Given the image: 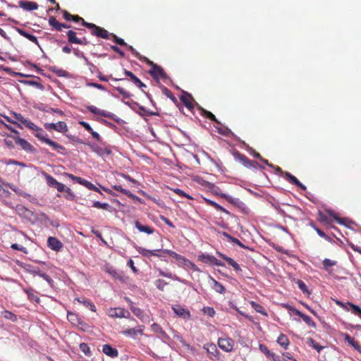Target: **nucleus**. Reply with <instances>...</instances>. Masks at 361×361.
Here are the masks:
<instances>
[{"label": "nucleus", "instance_id": "obj_1", "mask_svg": "<svg viewBox=\"0 0 361 361\" xmlns=\"http://www.w3.org/2000/svg\"><path fill=\"white\" fill-rule=\"evenodd\" d=\"M128 47L136 58L152 67V68L149 71V73L154 80H159V79L164 80L167 78L166 73L161 66H158L157 63H154L146 56L140 55L132 46H128Z\"/></svg>", "mask_w": 361, "mask_h": 361}, {"label": "nucleus", "instance_id": "obj_2", "mask_svg": "<svg viewBox=\"0 0 361 361\" xmlns=\"http://www.w3.org/2000/svg\"><path fill=\"white\" fill-rule=\"evenodd\" d=\"M43 174L47 180V183L49 187L56 188L60 192H66L67 195L66 196V198L68 200H72L74 197V195L69 188L66 187L64 184L58 182L51 175L47 173H43Z\"/></svg>", "mask_w": 361, "mask_h": 361}, {"label": "nucleus", "instance_id": "obj_3", "mask_svg": "<svg viewBox=\"0 0 361 361\" xmlns=\"http://www.w3.org/2000/svg\"><path fill=\"white\" fill-rule=\"evenodd\" d=\"M163 252L174 258L178 263L184 265L195 271H200V269L191 261L187 259L184 256L176 253L174 251L165 249Z\"/></svg>", "mask_w": 361, "mask_h": 361}, {"label": "nucleus", "instance_id": "obj_4", "mask_svg": "<svg viewBox=\"0 0 361 361\" xmlns=\"http://www.w3.org/2000/svg\"><path fill=\"white\" fill-rule=\"evenodd\" d=\"M85 145H87L93 152L96 153L99 157L109 156L112 154V147L106 145L104 143H102V145H99L95 143L87 142L85 143Z\"/></svg>", "mask_w": 361, "mask_h": 361}, {"label": "nucleus", "instance_id": "obj_5", "mask_svg": "<svg viewBox=\"0 0 361 361\" xmlns=\"http://www.w3.org/2000/svg\"><path fill=\"white\" fill-rule=\"evenodd\" d=\"M85 27H87L91 30V34L97 37H101L105 39H111V34L105 30L104 27L97 26V25L89 23L85 24Z\"/></svg>", "mask_w": 361, "mask_h": 361}, {"label": "nucleus", "instance_id": "obj_6", "mask_svg": "<svg viewBox=\"0 0 361 361\" xmlns=\"http://www.w3.org/2000/svg\"><path fill=\"white\" fill-rule=\"evenodd\" d=\"M68 42L70 44H76L80 45L86 46L89 44L90 42L86 37L79 38L77 37V33L73 30H68L66 32Z\"/></svg>", "mask_w": 361, "mask_h": 361}, {"label": "nucleus", "instance_id": "obj_7", "mask_svg": "<svg viewBox=\"0 0 361 361\" xmlns=\"http://www.w3.org/2000/svg\"><path fill=\"white\" fill-rule=\"evenodd\" d=\"M171 308L177 317L182 318L185 321H188L191 318L190 311L180 305H172Z\"/></svg>", "mask_w": 361, "mask_h": 361}, {"label": "nucleus", "instance_id": "obj_8", "mask_svg": "<svg viewBox=\"0 0 361 361\" xmlns=\"http://www.w3.org/2000/svg\"><path fill=\"white\" fill-rule=\"evenodd\" d=\"M235 341L229 337L219 338L218 339V345L224 351L228 353L233 349Z\"/></svg>", "mask_w": 361, "mask_h": 361}, {"label": "nucleus", "instance_id": "obj_9", "mask_svg": "<svg viewBox=\"0 0 361 361\" xmlns=\"http://www.w3.org/2000/svg\"><path fill=\"white\" fill-rule=\"evenodd\" d=\"M108 315L112 318H129L130 317L128 311L121 307L110 308L108 310Z\"/></svg>", "mask_w": 361, "mask_h": 361}, {"label": "nucleus", "instance_id": "obj_10", "mask_svg": "<svg viewBox=\"0 0 361 361\" xmlns=\"http://www.w3.org/2000/svg\"><path fill=\"white\" fill-rule=\"evenodd\" d=\"M198 259L205 264L216 265L219 267L224 266V264L220 260L217 259L215 257L208 254H202L198 256Z\"/></svg>", "mask_w": 361, "mask_h": 361}, {"label": "nucleus", "instance_id": "obj_11", "mask_svg": "<svg viewBox=\"0 0 361 361\" xmlns=\"http://www.w3.org/2000/svg\"><path fill=\"white\" fill-rule=\"evenodd\" d=\"M44 127L47 130H54L59 133H66L68 131V126L63 121H59L56 123H45Z\"/></svg>", "mask_w": 361, "mask_h": 361}, {"label": "nucleus", "instance_id": "obj_12", "mask_svg": "<svg viewBox=\"0 0 361 361\" xmlns=\"http://www.w3.org/2000/svg\"><path fill=\"white\" fill-rule=\"evenodd\" d=\"M336 302L346 310H351L352 312L361 317V308L358 305H353L350 302L343 303L339 300H336Z\"/></svg>", "mask_w": 361, "mask_h": 361}, {"label": "nucleus", "instance_id": "obj_13", "mask_svg": "<svg viewBox=\"0 0 361 361\" xmlns=\"http://www.w3.org/2000/svg\"><path fill=\"white\" fill-rule=\"evenodd\" d=\"M63 18L67 21H73L75 23H81V24L85 26V24L89 23L86 22L82 17L78 15H72L69 13L67 11L63 10L62 11Z\"/></svg>", "mask_w": 361, "mask_h": 361}, {"label": "nucleus", "instance_id": "obj_14", "mask_svg": "<svg viewBox=\"0 0 361 361\" xmlns=\"http://www.w3.org/2000/svg\"><path fill=\"white\" fill-rule=\"evenodd\" d=\"M48 247L56 252H59L63 247L62 243L55 237H49L47 239Z\"/></svg>", "mask_w": 361, "mask_h": 361}, {"label": "nucleus", "instance_id": "obj_15", "mask_svg": "<svg viewBox=\"0 0 361 361\" xmlns=\"http://www.w3.org/2000/svg\"><path fill=\"white\" fill-rule=\"evenodd\" d=\"M49 24L57 31H61L63 28L68 29L71 27L69 25L59 23L54 16L49 17Z\"/></svg>", "mask_w": 361, "mask_h": 361}, {"label": "nucleus", "instance_id": "obj_16", "mask_svg": "<svg viewBox=\"0 0 361 361\" xmlns=\"http://www.w3.org/2000/svg\"><path fill=\"white\" fill-rule=\"evenodd\" d=\"M13 139L15 140L16 144L21 147L23 149L27 152L33 151V146L25 139L20 138L18 136L13 137Z\"/></svg>", "mask_w": 361, "mask_h": 361}, {"label": "nucleus", "instance_id": "obj_17", "mask_svg": "<svg viewBox=\"0 0 361 361\" xmlns=\"http://www.w3.org/2000/svg\"><path fill=\"white\" fill-rule=\"evenodd\" d=\"M285 178L290 183L299 187L302 190H306V189H307L306 186L305 185H303L295 176L292 175L290 173L286 172Z\"/></svg>", "mask_w": 361, "mask_h": 361}, {"label": "nucleus", "instance_id": "obj_18", "mask_svg": "<svg viewBox=\"0 0 361 361\" xmlns=\"http://www.w3.org/2000/svg\"><path fill=\"white\" fill-rule=\"evenodd\" d=\"M79 124L82 126L87 131H88L92 136L94 139L97 141L102 142V140L99 134L93 130L90 125L85 121H79Z\"/></svg>", "mask_w": 361, "mask_h": 361}, {"label": "nucleus", "instance_id": "obj_19", "mask_svg": "<svg viewBox=\"0 0 361 361\" xmlns=\"http://www.w3.org/2000/svg\"><path fill=\"white\" fill-rule=\"evenodd\" d=\"M102 352L111 358L117 357L118 355V351L117 350V349L115 348H113L109 344L103 345Z\"/></svg>", "mask_w": 361, "mask_h": 361}, {"label": "nucleus", "instance_id": "obj_20", "mask_svg": "<svg viewBox=\"0 0 361 361\" xmlns=\"http://www.w3.org/2000/svg\"><path fill=\"white\" fill-rule=\"evenodd\" d=\"M19 6L26 11L37 10L39 7L38 4L34 1H19Z\"/></svg>", "mask_w": 361, "mask_h": 361}, {"label": "nucleus", "instance_id": "obj_21", "mask_svg": "<svg viewBox=\"0 0 361 361\" xmlns=\"http://www.w3.org/2000/svg\"><path fill=\"white\" fill-rule=\"evenodd\" d=\"M106 271L110 274V276H111L113 279L115 280H118L122 283H126L129 280L128 276L118 273L115 269H107Z\"/></svg>", "mask_w": 361, "mask_h": 361}, {"label": "nucleus", "instance_id": "obj_22", "mask_svg": "<svg viewBox=\"0 0 361 361\" xmlns=\"http://www.w3.org/2000/svg\"><path fill=\"white\" fill-rule=\"evenodd\" d=\"M180 99L188 109H193L194 99L190 94L184 92L183 94L180 97Z\"/></svg>", "mask_w": 361, "mask_h": 361}, {"label": "nucleus", "instance_id": "obj_23", "mask_svg": "<svg viewBox=\"0 0 361 361\" xmlns=\"http://www.w3.org/2000/svg\"><path fill=\"white\" fill-rule=\"evenodd\" d=\"M135 226L140 232L145 233L149 235L152 234L154 232V228L153 227L143 225L139 221H135Z\"/></svg>", "mask_w": 361, "mask_h": 361}, {"label": "nucleus", "instance_id": "obj_24", "mask_svg": "<svg viewBox=\"0 0 361 361\" xmlns=\"http://www.w3.org/2000/svg\"><path fill=\"white\" fill-rule=\"evenodd\" d=\"M124 74L129 77L132 82L138 87H146V85L136 76L131 71L128 70H124Z\"/></svg>", "mask_w": 361, "mask_h": 361}, {"label": "nucleus", "instance_id": "obj_25", "mask_svg": "<svg viewBox=\"0 0 361 361\" xmlns=\"http://www.w3.org/2000/svg\"><path fill=\"white\" fill-rule=\"evenodd\" d=\"M236 158L246 167L250 168L254 167L255 162L249 159L245 155L237 152Z\"/></svg>", "mask_w": 361, "mask_h": 361}, {"label": "nucleus", "instance_id": "obj_26", "mask_svg": "<svg viewBox=\"0 0 361 361\" xmlns=\"http://www.w3.org/2000/svg\"><path fill=\"white\" fill-rule=\"evenodd\" d=\"M217 255L219 257H221L222 259L226 260V262L228 263V264L230 265L231 267H232L235 271H241V268H240V265L235 261H234L232 258L228 257L226 256L225 255H224L221 252H217Z\"/></svg>", "mask_w": 361, "mask_h": 361}, {"label": "nucleus", "instance_id": "obj_27", "mask_svg": "<svg viewBox=\"0 0 361 361\" xmlns=\"http://www.w3.org/2000/svg\"><path fill=\"white\" fill-rule=\"evenodd\" d=\"M293 312L295 314L300 317L307 325L312 327H316V323L310 317L303 314L302 312L296 309L293 310Z\"/></svg>", "mask_w": 361, "mask_h": 361}, {"label": "nucleus", "instance_id": "obj_28", "mask_svg": "<svg viewBox=\"0 0 361 361\" xmlns=\"http://www.w3.org/2000/svg\"><path fill=\"white\" fill-rule=\"evenodd\" d=\"M326 212L341 225H345L346 222L348 221L347 219L339 217L338 214L332 209H326Z\"/></svg>", "mask_w": 361, "mask_h": 361}, {"label": "nucleus", "instance_id": "obj_29", "mask_svg": "<svg viewBox=\"0 0 361 361\" xmlns=\"http://www.w3.org/2000/svg\"><path fill=\"white\" fill-rule=\"evenodd\" d=\"M44 143L48 145L49 146H50L54 150L56 151L59 153L63 154L62 151L65 150V147H63L62 145H59L56 142H54V141L51 140L49 137H48L47 140H46Z\"/></svg>", "mask_w": 361, "mask_h": 361}, {"label": "nucleus", "instance_id": "obj_30", "mask_svg": "<svg viewBox=\"0 0 361 361\" xmlns=\"http://www.w3.org/2000/svg\"><path fill=\"white\" fill-rule=\"evenodd\" d=\"M88 111L95 115L102 116L104 117H109V113L105 110H101L94 106H87Z\"/></svg>", "mask_w": 361, "mask_h": 361}, {"label": "nucleus", "instance_id": "obj_31", "mask_svg": "<svg viewBox=\"0 0 361 361\" xmlns=\"http://www.w3.org/2000/svg\"><path fill=\"white\" fill-rule=\"evenodd\" d=\"M123 334H124L126 336L135 338L137 334H142V329H136V328H132V329H128L122 331Z\"/></svg>", "mask_w": 361, "mask_h": 361}, {"label": "nucleus", "instance_id": "obj_32", "mask_svg": "<svg viewBox=\"0 0 361 361\" xmlns=\"http://www.w3.org/2000/svg\"><path fill=\"white\" fill-rule=\"evenodd\" d=\"M75 300L78 302L83 304L84 306L89 308L91 311H92V312L96 311V308H95V306L94 305V304L92 302H90V300L85 298L84 297L78 298Z\"/></svg>", "mask_w": 361, "mask_h": 361}, {"label": "nucleus", "instance_id": "obj_33", "mask_svg": "<svg viewBox=\"0 0 361 361\" xmlns=\"http://www.w3.org/2000/svg\"><path fill=\"white\" fill-rule=\"evenodd\" d=\"M276 342L286 350L288 349L290 343L288 337L283 334H281L279 335Z\"/></svg>", "mask_w": 361, "mask_h": 361}, {"label": "nucleus", "instance_id": "obj_34", "mask_svg": "<svg viewBox=\"0 0 361 361\" xmlns=\"http://www.w3.org/2000/svg\"><path fill=\"white\" fill-rule=\"evenodd\" d=\"M18 33L23 36L24 37L27 38V39H29L30 42L36 44H38V39L37 38V37H35V35H31L27 32H25V30H22V29H18L17 30Z\"/></svg>", "mask_w": 361, "mask_h": 361}, {"label": "nucleus", "instance_id": "obj_35", "mask_svg": "<svg viewBox=\"0 0 361 361\" xmlns=\"http://www.w3.org/2000/svg\"><path fill=\"white\" fill-rule=\"evenodd\" d=\"M204 201L206 202V203L213 207H214L216 209L221 212H224L226 214H230V212L226 209L225 208H224L223 207H221V205H219V204H217L216 202L211 200H209V199H204Z\"/></svg>", "mask_w": 361, "mask_h": 361}, {"label": "nucleus", "instance_id": "obj_36", "mask_svg": "<svg viewBox=\"0 0 361 361\" xmlns=\"http://www.w3.org/2000/svg\"><path fill=\"white\" fill-rule=\"evenodd\" d=\"M35 131L36 133H35V136L37 137L40 141L44 143L46 140L48 139L47 133L39 127L37 128V129H36Z\"/></svg>", "mask_w": 361, "mask_h": 361}, {"label": "nucleus", "instance_id": "obj_37", "mask_svg": "<svg viewBox=\"0 0 361 361\" xmlns=\"http://www.w3.org/2000/svg\"><path fill=\"white\" fill-rule=\"evenodd\" d=\"M125 300L129 303L130 307L133 313L137 317H140L142 314V311L139 307H135L133 302L127 297H125Z\"/></svg>", "mask_w": 361, "mask_h": 361}, {"label": "nucleus", "instance_id": "obj_38", "mask_svg": "<svg viewBox=\"0 0 361 361\" xmlns=\"http://www.w3.org/2000/svg\"><path fill=\"white\" fill-rule=\"evenodd\" d=\"M201 114L204 116H205L207 118L211 120L212 121L215 122L217 124H219V121L217 120L216 116L210 111H207L204 109H201Z\"/></svg>", "mask_w": 361, "mask_h": 361}, {"label": "nucleus", "instance_id": "obj_39", "mask_svg": "<svg viewBox=\"0 0 361 361\" xmlns=\"http://www.w3.org/2000/svg\"><path fill=\"white\" fill-rule=\"evenodd\" d=\"M250 304L257 312H259L264 316H267L265 309L261 305H259L254 301L250 302Z\"/></svg>", "mask_w": 361, "mask_h": 361}, {"label": "nucleus", "instance_id": "obj_40", "mask_svg": "<svg viewBox=\"0 0 361 361\" xmlns=\"http://www.w3.org/2000/svg\"><path fill=\"white\" fill-rule=\"evenodd\" d=\"M1 315L6 319L11 321L13 322H16L18 319L17 316L14 314L13 312L8 310H4L1 312Z\"/></svg>", "mask_w": 361, "mask_h": 361}, {"label": "nucleus", "instance_id": "obj_41", "mask_svg": "<svg viewBox=\"0 0 361 361\" xmlns=\"http://www.w3.org/2000/svg\"><path fill=\"white\" fill-rule=\"evenodd\" d=\"M93 207L97 209H102L108 211H111V207L108 203H102L99 201H94L93 202Z\"/></svg>", "mask_w": 361, "mask_h": 361}, {"label": "nucleus", "instance_id": "obj_42", "mask_svg": "<svg viewBox=\"0 0 361 361\" xmlns=\"http://www.w3.org/2000/svg\"><path fill=\"white\" fill-rule=\"evenodd\" d=\"M114 189L121 192L122 194L127 195L128 197L135 198L136 197L130 190L123 188L121 185H114Z\"/></svg>", "mask_w": 361, "mask_h": 361}, {"label": "nucleus", "instance_id": "obj_43", "mask_svg": "<svg viewBox=\"0 0 361 361\" xmlns=\"http://www.w3.org/2000/svg\"><path fill=\"white\" fill-rule=\"evenodd\" d=\"M204 349H205L207 353L214 355H216L218 353V350L216 345L213 343L204 345Z\"/></svg>", "mask_w": 361, "mask_h": 361}, {"label": "nucleus", "instance_id": "obj_44", "mask_svg": "<svg viewBox=\"0 0 361 361\" xmlns=\"http://www.w3.org/2000/svg\"><path fill=\"white\" fill-rule=\"evenodd\" d=\"M223 235H224L228 240V241L239 245L240 247H245L244 245L238 238L231 236L228 233L224 232Z\"/></svg>", "mask_w": 361, "mask_h": 361}, {"label": "nucleus", "instance_id": "obj_45", "mask_svg": "<svg viewBox=\"0 0 361 361\" xmlns=\"http://www.w3.org/2000/svg\"><path fill=\"white\" fill-rule=\"evenodd\" d=\"M318 220L325 225H330L331 223L327 216L320 211L318 213Z\"/></svg>", "mask_w": 361, "mask_h": 361}, {"label": "nucleus", "instance_id": "obj_46", "mask_svg": "<svg viewBox=\"0 0 361 361\" xmlns=\"http://www.w3.org/2000/svg\"><path fill=\"white\" fill-rule=\"evenodd\" d=\"M295 283L303 293H310L307 286L302 281L298 279Z\"/></svg>", "mask_w": 361, "mask_h": 361}, {"label": "nucleus", "instance_id": "obj_47", "mask_svg": "<svg viewBox=\"0 0 361 361\" xmlns=\"http://www.w3.org/2000/svg\"><path fill=\"white\" fill-rule=\"evenodd\" d=\"M135 248H136V250L140 255H142L143 257H149L151 256L150 253H152V252H151L150 250H147V249H145V248L140 247V246H137Z\"/></svg>", "mask_w": 361, "mask_h": 361}, {"label": "nucleus", "instance_id": "obj_48", "mask_svg": "<svg viewBox=\"0 0 361 361\" xmlns=\"http://www.w3.org/2000/svg\"><path fill=\"white\" fill-rule=\"evenodd\" d=\"M152 327H153L154 331L161 334L164 338H166V339L169 338V336L166 334V332L162 329V328L159 325H158L157 324H154L152 325Z\"/></svg>", "mask_w": 361, "mask_h": 361}, {"label": "nucleus", "instance_id": "obj_49", "mask_svg": "<svg viewBox=\"0 0 361 361\" xmlns=\"http://www.w3.org/2000/svg\"><path fill=\"white\" fill-rule=\"evenodd\" d=\"M84 60L85 61L86 65L87 66L89 70L92 73H99L98 68L94 65L92 62L89 61L86 57H84Z\"/></svg>", "mask_w": 361, "mask_h": 361}, {"label": "nucleus", "instance_id": "obj_50", "mask_svg": "<svg viewBox=\"0 0 361 361\" xmlns=\"http://www.w3.org/2000/svg\"><path fill=\"white\" fill-rule=\"evenodd\" d=\"M202 311L204 314H207V316H209L210 317H213L216 313L214 308L211 307H204L202 309Z\"/></svg>", "mask_w": 361, "mask_h": 361}, {"label": "nucleus", "instance_id": "obj_51", "mask_svg": "<svg viewBox=\"0 0 361 361\" xmlns=\"http://www.w3.org/2000/svg\"><path fill=\"white\" fill-rule=\"evenodd\" d=\"M80 350L84 353L85 355L90 356L91 351L88 345L85 343H82L80 344Z\"/></svg>", "mask_w": 361, "mask_h": 361}, {"label": "nucleus", "instance_id": "obj_52", "mask_svg": "<svg viewBox=\"0 0 361 361\" xmlns=\"http://www.w3.org/2000/svg\"><path fill=\"white\" fill-rule=\"evenodd\" d=\"M110 34H111V39H112L115 43H116L121 46H127L126 43L125 42V41L123 39L118 37L114 33H110Z\"/></svg>", "mask_w": 361, "mask_h": 361}, {"label": "nucleus", "instance_id": "obj_53", "mask_svg": "<svg viewBox=\"0 0 361 361\" xmlns=\"http://www.w3.org/2000/svg\"><path fill=\"white\" fill-rule=\"evenodd\" d=\"M336 261H333V260H331L329 259H325L323 261L324 269L328 271L330 267L334 266L336 264Z\"/></svg>", "mask_w": 361, "mask_h": 361}, {"label": "nucleus", "instance_id": "obj_54", "mask_svg": "<svg viewBox=\"0 0 361 361\" xmlns=\"http://www.w3.org/2000/svg\"><path fill=\"white\" fill-rule=\"evenodd\" d=\"M115 89L119 92L120 94L123 96L125 99H128L131 96V94L127 92L125 89L121 87H116Z\"/></svg>", "mask_w": 361, "mask_h": 361}, {"label": "nucleus", "instance_id": "obj_55", "mask_svg": "<svg viewBox=\"0 0 361 361\" xmlns=\"http://www.w3.org/2000/svg\"><path fill=\"white\" fill-rule=\"evenodd\" d=\"M259 349L260 350L264 353L267 357H274V354L273 353H271L266 345H263V344H260L259 345Z\"/></svg>", "mask_w": 361, "mask_h": 361}, {"label": "nucleus", "instance_id": "obj_56", "mask_svg": "<svg viewBox=\"0 0 361 361\" xmlns=\"http://www.w3.org/2000/svg\"><path fill=\"white\" fill-rule=\"evenodd\" d=\"M214 289L216 292L222 293L223 292L225 291L224 287L221 283H219L215 280H214Z\"/></svg>", "mask_w": 361, "mask_h": 361}, {"label": "nucleus", "instance_id": "obj_57", "mask_svg": "<svg viewBox=\"0 0 361 361\" xmlns=\"http://www.w3.org/2000/svg\"><path fill=\"white\" fill-rule=\"evenodd\" d=\"M173 192L180 197H186L189 200H193V198L190 195L186 194L184 191H183L182 190L179 189V188L174 189Z\"/></svg>", "mask_w": 361, "mask_h": 361}, {"label": "nucleus", "instance_id": "obj_58", "mask_svg": "<svg viewBox=\"0 0 361 361\" xmlns=\"http://www.w3.org/2000/svg\"><path fill=\"white\" fill-rule=\"evenodd\" d=\"M155 285L156 286L159 288V290H164V286H167L168 283H166L164 280L162 279H158L155 281Z\"/></svg>", "mask_w": 361, "mask_h": 361}, {"label": "nucleus", "instance_id": "obj_59", "mask_svg": "<svg viewBox=\"0 0 361 361\" xmlns=\"http://www.w3.org/2000/svg\"><path fill=\"white\" fill-rule=\"evenodd\" d=\"M13 137H16V135H8L7 138L4 139V144L10 149H13L14 147L13 141L10 140V138H13Z\"/></svg>", "mask_w": 361, "mask_h": 361}, {"label": "nucleus", "instance_id": "obj_60", "mask_svg": "<svg viewBox=\"0 0 361 361\" xmlns=\"http://www.w3.org/2000/svg\"><path fill=\"white\" fill-rule=\"evenodd\" d=\"M27 300L32 302H35L37 304H39L40 302V299L37 296V295H27Z\"/></svg>", "mask_w": 361, "mask_h": 361}, {"label": "nucleus", "instance_id": "obj_61", "mask_svg": "<svg viewBox=\"0 0 361 361\" xmlns=\"http://www.w3.org/2000/svg\"><path fill=\"white\" fill-rule=\"evenodd\" d=\"M11 247L13 250H20V251L23 252L24 253H27V249L25 247L21 246L17 243L12 244Z\"/></svg>", "mask_w": 361, "mask_h": 361}, {"label": "nucleus", "instance_id": "obj_62", "mask_svg": "<svg viewBox=\"0 0 361 361\" xmlns=\"http://www.w3.org/2000/svg\"><path fill=\"white\" fill-rule=\"evenodd\" d=\"M161 90H162L163 94H165L167 97L171 98V99L174 98L173 93L167 87H162Z\"/></svg>", "mask_w": 361, "mask_h": 361}, {"label": "nucleus", "instance_id": "obj_63", "mask_svg": "<svg viewBox=\"0 0 361 361\" xmlns=\"http://www.w3.org/2000/svg\"><path fill=\"white\" fill-rule=\"evenodd\" d=\"M24 125L29 129H31L35 131L38 128L34 123H32V121H28V120H26V122L24 123Z\"/></svg>", "mask_w": 361, "mask_h": 361}, {"label": "nucleus", "instance_id": "obj_64", "mask_svg": "<svg viewBox=\"0 0 361 361\" xmlns=\"http://www.w3.org/2000/svg\"><path fill=\"white\" fill-rule=\"evenodd\" d=\"M344 339L345 341H347L351 346L354 345V343L355 341H354V338H352L349 334H343Z\"/></svg>", "mask_w": 361, "mask_h": 361}]
</instances>
